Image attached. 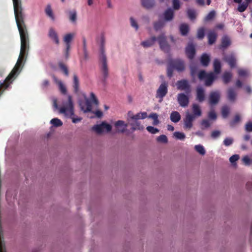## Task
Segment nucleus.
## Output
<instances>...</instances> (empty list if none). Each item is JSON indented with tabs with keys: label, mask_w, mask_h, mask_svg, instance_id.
I'll return each mask as SVG.
<instances>
[{
	"label": "nucleus",
	"mask_w": 252,
	"mask_h": 252,
	"mask_svg": "<svg viewBox=\"0 0 252 252\" xmlns=\"http://www.w3.org/2000/svg\"><path fill=\"white\" fill-rule=\"evenodd\" d=\"M177 88L181 91H190V85L186 80H182L178 81L177 83Z\"/></svg>",
	"instance_id": "obj_15"
},
{
	"label": "nucleus",
	"mask_w": 252,
	"mask_h": 252,
	"mask_svg": "<svg viewBox=\"0 0 252 252\" xmlns=\"http://www.w3.org/2000/svg\"><path fill=\"white\" fill-rule=\"evenodd\" d=\"M69 18L70 21L73 23H75L77 20V13L76 11L73 10L69 11Z\"/></svg>",
	"instance_id": "obj_42"
},
{
	"label": "nucleus",
	"mask_w": 252,
	"mask_h": 252,
	"mask_svg": "<svg viewBox=\"0 0 252 252\" xmlns=\"http://www.w3.org/2000/svg\"><path fill=\"white\" fill-rule=\"evenodd\" d=\"M53 78L56 82L58 84L59 86L60 90L61 92V93L64 94H65L66 93V89L65 87L63 85V84L61 81L58 80L57 78L55 76H53Z\"/></svg>",
	"instance_id": "obj_35"
},
{
	"label": "nucleus",
	"mask_w": 252,
	"mask_h": 252,
	"mask_svg": "<svg viewBox=\"0 0 252 252\" xmlns=\"http://www.w3.org/2000/svg\"><path fill=\"white\" fill-rule=\"evenodd\" d=\"M228 99L231 102H234L237 97V93L236 90L233 88H229L227 91Z\"/></svg>",
	"instance_id": "obj_16"
},
{
	"label": "nucleus",
	"mask_w": 252,
	"mask_h": 252,
	"mask_svg": "<svg viewBox=\"0 0 252 252\" xmlns=\"http://www.w3.org/2000/svg\"><path fill=\"white\" fill-rule=\"evenodd\" d=\"M170 119L174 123L178 122L181 119V115L177 111H173L170 114Z\"/></svg>",
	"instance_id": "obj_28"
},
{
	"label": "nucleus",
	"mask_w": 252,
	"mask_h": 252,
	"mask_svg": "<svg viewBox=\"0 0 252 252\" xmlns=\"http://www.w3.org/2000/svg\"><path fill=\"white\" fill-rule=\"evenodd\" d=\"M158 40L161 49L165 52H168L170 46L167 42L166 36L163 34L160 35L158 37Z\"/></svg>",
	"instance_id": "obj_8"
},
{
	"label": "nucleus",
	"mask_w": 252,
	"mask_h": 252,
	"mask_svg": "<svg viewBox=\"0 0 252 252\" xmlns=\"http://www.w3.org/2000/svg\"><path fill=\"white\" fill-rule=\"evenodd\" d=\"M210 59L209 56L206 54H203L200 59V62L202 65L207 66L208 65Z\"/></svg>",
	"instance_id": "obj_29"
},
{
	"label": "nucleus",
	"mask_w": 252,
	"mask_h": 252,
	"mask_svg": "<svg viewBox=\"0 0 252 252\" xmlns=\"http://www.w3.org/2000/svg\"><path fill=\"white\" fill-rule=\"evenodd\" d=\"M174 136L177 139L184 140L185 138V134L183 132L176 131L174 133Z\"/></svg>",
	"instance_id": "obj_48"
},
{
	"label": "nucleus",
	"mask_w": 252,
	"mask_h": 252,
	"mask_svg": "<svg viewBox=\"0 0 252 252\" xmlns=\"http://www.w3.org/2000/svg\"><path fill=\"white\" fill-rule=\"evenodd\" d=\"M59 66L60 68L62 70L63 72L64 73V74L65 76H68L69 73L68 69L66 65L64 64L63 62H59Z\"/></svg>",
	"instance_id": "obj_37"
},
{
	"label": "nucleus",
	"mask_w": 252,
	"mask_h": 252,
	"mask_svg": "<svg viewBox=\"0 0 252 252\" xmlns=\"http://www.w3.org/2000/svg\"><path fill=\"white\" fill-rule=\"evenodd\" d=\"M205 35V29L204 28H200L197 31V36L199 39H202Z\"/></svg>",
	"instance_id": "obj_47"
},
{
	"label": "nucleus",
	"mask_w": 252,
	"mask_h": 252,
	"mask_svg": "<svg viewBox=\"0 0 252 252\" xmlns=\"http://www.w3.org/2000/svg\"><path fill=\"white\" fill-rule=\"evenodd\" d=\"M185 52L189 59H193L195 54V49L194 45L192 43L188 44L186 48Z\"/></svg>",
	"instance_id": "obj_13"
},
{
	"label": "nucleus",
	"mask_w": 252,
	"mask_h": 252,
	"mask_svg": "<svg viewBox=\"0 0 252 252\" xmlns=\"http://www.w3.org/2000/svg\"><path fill=\"white\" fill-rule=\"evenodd\" d=\"M223 60L226 62L231 68H234L236 65V58L234 54H231L225 56Z\"/></svg>",
	"instance_id": "obj_12"
},
{
	"label": "nucleus",
	"mask_w": 252,
	"mask_h": 252,
	"mask_svg": "<svg viewBox=\"0 0 252 252\" xmlns=\"http://www.w3.org/2000/svg\"><path fill=\"white\" fill-rule=\"evenodd\" d=\"M165 24V23L164 21L159 20L156 22H155L154 24V28L156 31H158L162 28Z\"/></svg>",
	"instance_id": "obj_36"
},
{
	"label": "nucleus",
	"mask_w": 252,
	"mask_h": 252,
	"mask_svg": "<svg viewBox=\"0 0 252 252\" xmlns=\"http://www.w3.org/2000/svg\"><path fill=\"white\" fill-rule=\"evenodd\" d=\"M128 124L131 126V130L132 131L135 130H142L144 129V126L141 125V123L138 121L136 120H131L128 122Z\"/></svg>",
	"instance_id": "obj_18"
},
{
	"label": "nucleus",
	"mask_w": 252,
	"mask_h": 252,
	"mask_svg": "<svg viewBox=\"0 0 252 252\" xmlns=\"http://www.w3.org/2000/svg\"><path fill=\"white\" fill-rule=\"evenodd\" d=\"M208 38L209 44H213L216 40L217 34L214 32H211L208 34Z\"/></svg>",
	"instance_id": "obj_32"
},
{
	"label": "nucleus",
	"mask_w": 252,
	"mask_h": 252,
	"mask_svg": "<svg viewBox=\"0 0 252 252\" xmlns=\"http://www.w3.org/2000/svg\"><path fill=\"white\" fill-rule=\"evenodd\" d=\"M208 117L210 119L216 120L217 118V115L214 111H210L208 114Z\"/></svg>",
	"instance_id": "obj_63"
},
{
	"label": "nucleus",
	"mask_w": 252,
	"mask_h": 252,
	"mask_svg": "<svg viewBox=\"0 0 252 252\" xmlns=\"http://www.w3.org/2000/svg\"><path fill=\"white\" fill-rule=\"evenodd\" d=\"M207 75H208V74H207L204 70H201L199 72L198 77L199 79L202 80L204 79H206Z\"/></svg>",
	"instance_id": "obj_56"
},
{
	"label": "nucleus",
	"mask_w": 252,
	"mask_h": 252,
	"mask_svg": "<svg viewBox=\"0 0 252 252\" xmlns=\"http://www.w3.org/2000/svg\"><path fill=\"white\" fill-rule=\"evenodd\" d=\"M130 21L131 26L134 28L136 30H137L138 29V26L135 20L132 17H131L130 18Z\"/></svg>",
	"instance_id": "obj_58"
},
{
	"label": "nucleus",
	"mask_w": 252,
	"mask_h": 252,
	"mask_svg": "<svg viewBox=\"0 0 252 252\" xmlns=\"http://www.w3.org/2000/svg\"><path fill=\"white\" fill-rule=\"evenodd\" d=\"M248 6V3H243L240 4L238 7V10L240 12H243L246 10Z\"/></svg>",
	"instance_id": "obj_51"
},
{
	"label": "nucleus",
	"mask_w": 252,
	"mask_h": 252,
	"mask_svg": "<svg viewBox=\"0 0 252 252\" xmlns=\"http://www.w3.org/2000/svg\"><path fill=\"white\" fill-rule=\"evenodd\" d=\"M147 116V114L146 112L139 113L134 115L133 120L138 121L139 119H145Z\"/></svg>",
	"instance_id": "obj_44"
},
{
	"label": "nucleus",
	"mask_w": 252,
	"mask_h": 252,
	"mask_svg": "<svg viewBox=\"0 0 252 252\" xmlns=\"http://www.w3.org/2000/svg\"><path fill=\"white\" fill-rule=\"evenodd\" d=\"M174 68L171 64L168 62L167 68V75L169 78H171L173 76Z\"/></svg>",
	"instance_id": "obj_41"
},
{
	"label": "nucleus",
	"mask_w": 252,
	"mask_h": 252,
	"mask_svg": "<svg viewBox=\"0 0 252 252\" xmlns=\"http://www.w3.org/2000/svg\"><path fill=\"white\" fill-rule=\"evenodd\" d=\"M233 141H234V140L232 138L226 137L223 140V143L225 146H229L232 144V143H233Z\"/></svg>",
	"instance_id": "obj_49"
},
{
	"label": "nucleus",
	"mask_w": 252,
	"mask_h": 252,
	"mask_svg": "<svg viewBox=\"0 0 252 252\" xmlns=\"http://www.w3.org/2000/svg\"><path fill=\"white\" fill-rule=\"evenodd\" d=\"M220 93L218 91H214L210 93L209 96V104L211 105H215L218 103L220 99Z\"/></svg>",
	"instance_id": "obj_10"
},
{
	"label": "nucleus",
	"mask_w": 252,
	"mask_h": 252,
	"mask_svg": "<svg viewBox=\"0 0 252 252\" xmlns=\"http://www.w3.org/2000/svg\"><path fill=\"white\" fill-rule=\"evenodd\" d=\"M53 106L56 109H59L61 114H63L65 116H69L73 123H77L82 120L81 118H75L73 117L74 113V106L72 97L68 95L66 98H63L62 101L61 106L59 107L57 103V100L54 99L53 100Z\"/></svg>",
	"instance_id": "obj_2"
},
{
	"label": "nucleus",
	"mask_w": 252,
	"mask_h": 252,
	"mask_svg": "<svg viewBox=\"0 0 252 252\" xmlns=\"http://www.w3.org/2000/svg\"><path fill=\"white\" fill-rule=\"evenodd\" d=\"M197 71V67L195 65H191L190 66V73L192 76H194L196 74Z\"/></svg>",
	"instance_id": "obj_60"
},
{
	"label": "nucleus",
	"mask_w": 252,
	"mask_h": 252,
	"mask_svg": "<svg viewBox=\"0 0 252 252\" xmlns=\"http://www.w3.org/2000/svg\"><path fill=\"white\" fill-rule=\"evenodd\" d=\"M14 14L21 39V50L18 59L14 68L5 78L2 85L7 89L12 81L19 75L23 69L26 61L29 49V38L27 29L24 22L21 0H12Z\"/></svg>",
	"instance_id": "obj_1"
},
{
	"label": "nucleus",
	"mask_w": 252,
	"mask_h": 252,
	"mask_svg": "<svg viewBox=\"0 0 252 252\" xmlns=\"http://www.w3.org/2000/svg\"><path fill=\"white\" fill-rule=\"evenodd\" d=\"M230 44L231 41L229 38L227 36H224L222 38L220 49L222 50L225 49L230 45Z\"/></svg>",
	"instance_id": "obj_20"
},
{
	"label": "nucleus",
	"mask_w": 252,
	"mask_h": 252,
	"mask_svg": "<svg viewBox=\"0 0 252 252\" xmlns=\"http://www.w3.org/2000/svg\"><path fill=\"white\" fill-rule=\"evenodd\" d=\"M50 123L56 127L61 126L63 125V122L58 118H54L52 119Z\"/></svg>",
	"instance_id": "obj_38"
},
{
	"label": "nucleus",
	"mask_w": 252,
	"mask_h": 252,
	"mask_svg": "<svg viewBox=\"0 0 252 252\" xmlns=\"http://www.w3.org/2000/svg\"><path fill=\"white\" fill-rule=\"evenodd\" d=\"M189 31V26L187 24H182L180 26V31L182 35H186Z\"/></svg>",
	"instance_id": "obj_34"
},
{
	"label": "nucleus",
	"mask_w": 252,
	"mask_h": 252,
	"mask_svg": "<svg viewBox=\"0 0 252 252\" xmlns=\"http://www.w3.org/2000/svg\"><path fill=\"white\" fill-rule=\"evenodd\" d=\"M205 95L204 89L201 87L196 88V99L199 102H202L205 100Z\"/></svg>",
	"instance_id": "obj_17"
},
{
	"label": "nucleus",
	"mask_w": 252,
	"mask_h": 252,
	"mask_svg": "<svg viewBox=\"0 0 252 252\" xmlns=\"http://www.w3.org/2000/svg\"><path fill=\"white\" fill-rule=\"evenodd\" d=\"M215 15V12L214 11H211L205 18V21H208L212 20Z\"/></svg>",
	"instance_id": "obj_52"
},
{
	"label": "nucleus",
	"mask_w": 252,
	"mask_h": 252,
	"mask_svg": "<svg viewBox=\"0 0 252 252\" xmlns=\"http://www.w3.org/2000/svg\"><path fill=\"white\" fill-rule=\"evenodd\" d=\"M141 3L143 6L147 9L151 8L155 5L154 0H141Z\"/></svg>",
	"instance_id": "obj_25"
},
{
	"label": "nucleus",
	"mask_w": 252,
	"mask_h": 252,
	"mask_svg": "<svg viewBox=\"0 0 252 252\" xmlns=\"http://www.w3.org/2000/svg\"><path fill=\"white\" fill-rule=\"evenodd\" d=\"M128 124H125L124 121L122 120H119L116 122L115 126L116 130L119 133H123L126 130V127Z\"/></svg>",
	"instance_id": "obj_14"
},
{
	"label": "nucleus",
	"mask_w": 252,
	"mask_h": 252,
	"mask_svg": "<svg viewBox=\"0 0 252 252\" xmlns=\"http://www.w3.org/2000/svg\"><path fill=\"white\" fill-rule=\"evenodd\" d=\"M195 119L194 116L189 113H187L184 120L185 129H190L192 127V122Z\"/></svg>",
	"instance_id": "obj_11"
},
{
	"label": "nucleus",
	"mask_w": 252,
	"mask_h": 252,
	"mask_svg": "<svg viewBox=\"0 0 252 252\" xmlns=\"http://www.w3.org/2000/svg\"><path fill=\"white\" fill-rule=\"evenodd\" d=\"M168 93V83L166 82H162L156 92V97L159 98L158 102H161L163 97Z\"/></svg>",
	"instance_id": "obj_5"
},
{
	"label": "nucleus",
	"mask_w": 252,
	"mask_h": 252,
	"mask_svg": "<svg viewBox=\"0 0 252 252\" xmlns=\"http://www.w3.org/2000/svg\"><path fill=\"white\" fill-rule=\"evenodd\" d=\"M192 111L193 114L192 115L194 116V117H199L201 115V110L199 106V105L197 104H193L192 105Z\"/></svg>",
	"instance_id": "obj_31"
},
{
	"label": "nucleus",
	"mask_w": 252,
	"mask_h": 252,
	"mask_svg": "<svg viewBox=\"0 0 252 252\" xmlns=\"http://www.w3.org/2000/svg\"><path fill=\"white\" fill-rule=\"evenodd\" d=\"M216 76L213 72H210L208 73L207 77L205 79V85L206 86H211Z\"/></svg>",
	"instance_id": "obj_24"
},
{
	"label": "nucleus",
	"mask_w": 252,
	"mask_h": 252,
	"mask_svg": "<svg viewBox=\"0 0 252 252\" xmlns=\"http://www.w3.org/2000/svg\"><path fill=\"white\" fill-rule=\"evenodd\" d=\"M201 125L205 128H208L210 126V123L208 120H203L201 122Z\"/></svg>",
	"instance_id": "obj_64"
},
{
	"label": "nucleus",
	"mask_w": 252,
	"mask_h": 252,
	"mask_svg": "<svg viewBox=\"0 0 252 252\" xmlns=\"http://www.w3.org/2000/svg\"><path fill=\"white\" fill-rule=\"evenodd\" d=\"M163 15L165 21H171L174 17V11L171 8H168L164 12Z\"/></svg>",
	"instance_id": "obj_21"
},
{
	"label": "nucleus",
	"mask_w": 252,
	"mask_h": 252,
	"mask_svg": "<svg viewBox=\"0 0 252 252\" xmlns=\"http://www.w3.org/2000/svg\"><path fill=\"white\" fill-rule=\"evenodd\" d=\"M80 106L81 110L83 111L85 113L91 112L93 113L94 114L95 117L98 118H101L103 116L102 112L99 110L95 111H92V104L91 102L88 99H87L84 103H80Z\"/></svg>",
	"instance_id": "obj_4"
},
{
	"label": "nucleus",
	"mask_w": 252,
	"mask_h": 252,
	"mask_svg": "<svg viewBox=\"0 0 252 252\" xmlns=\"http://www.w3.org/2000/svg\"><path fill=\"white\" fill-rule=\"evenodd\" d=\"M149 117L154 120L153 124L154 125H157L159 123L158 119V115L157 113H151L149 115Z\"/></svg>",
	"instance_id": "obj_40"
},
{
	"label": "nucleus",
	"mask_w": 252,
	"mask_h": 252,
	"mask_svg": "<svg viewBox=\"0 0 252 252\" xmlns=\"http://www.w3.org/2000/svg\"><path fill=\"white\" fill-rule=\"evenodd\" d=\"M213 67H214V72L216 74H219L220 73V70H221V64H220V62L219 59H216L214 60V63H213Z\"/></svg>",
	"instance_id": "obj_27"
},
{
	"label": "nucleus",
	"mask_w": 252,
	"mask_h": 252,
	"mask_svg": "<svg viewBox=\"0 0 252 252\" xmlns=\"http://www.w3.org/2000/svg\"><path fill=\"white\" fill-rule=\"evenodd\" d=\"M157 40L155 36H153L151 38L144 41L141 43V45L145 48L149 47L152 46Z\"/></svg>",
	"instance_id": "obj_22"
},
{
	"label": "nucleus",
	"mask_w": 252,
	"mask_h": 252,
	"mask_svg": "<svg viewBox=\"0 0 252 252\" xmlns=\"http://www.w3.org/2000/svg\"><path fill=\"white\" fill-rule=\"evenodd\" d=\"M79 79L76 75L74 74L73 75V88L74 89V91L77 92L79 88Z\"/></svg>",
	"instance_id": "obj_43"
},
{
	"label": "nucleus",
	"mask_w": 252,
	"mask_h": 252,
	"mask_svg": "<svg viewBox=\"0 0 252 252\" xmlns=\"http://www.w3.org/2000/svg\"><path fill=\"white\" fill-rule=\"evenodd\" d=\"M232 77V74L230 72H225L222 75V80L224 84H228Z\"/></svg>",
	"instance_id": "obj_33"
},
{
	"label": "nucleus",
	"mask_w": 252,
	"mask_h": 252,
	"mask_svg": "<svg viewBox=\"0 0 252 252\" xmlns=\"http://www.w3.org/2000/svg\"><path fill=\"white\" fill-rule=\"evenodd\" d=\"M173 7L174 10H178L180 8L179 0H173Z\"/></svg>",
	"instance_id": "obj_54"
},
{
	"label": "nucleus",
	"mask_w": 252,
	"mask_h": 252,
	"mask_svg": "<svg viewBox=\"0 0 252 252\" xmlns=\"http://www.w3.org/2000/svg\"><path fill=\"white\" fill-rule=\"evenodd\" d=\"M243 161L246 165H249L252 163V160L249 158L248 156H245L243 157Z\"/></svg>",
	"instance_id": "obj_55"
},
{
	"label": "nucleus",
	"mask_w": 252,
	"mask_h": 252,
	"mask_svg": "<svg viewBox=\"0 0 252 252\" xmlns=\"http://www.w3.org/2000/svg\"><path fill=\"white\" fill-rule=\"evenodd\" d=\"M147 130L151 133L156 134L159 132V130L152 126H148L146 128Z\"/></svg>",
	"instance_id": "obj_53"
},
{
	"label": "nucleus",
	"mask_w": 252,
	"mask_h": 252,
	"mask_svg": "<svg viewBox=\"0 0 252 252\" xmlns=\"http://www.w3.org/2000/svg\"><path fill=\"white\" fill-rule=\"evenodd\" d=\"M245 129L247 131H252V122H249L247 123L245 126Z\"/></svg>",
	"instance_id": "obj_62"
},
{
	"label": "nucleus",
	"mask_w": 252,
	"mask_h": 252,
	"mask_svg": "<svg viewBox=\"0 0 252 252\" xmlns=\"http://www.w3.org/2000/svg\"><path fill=\"white\" fill-rule=\"evenodd\" d=\"M157 140L158 142L163 143H166L168 142V139L166 136L163 134L158 137Z\"/></svg>",
	"instance_id": "obj_50"
},
{
	"label": "nucleus",
	"mask_w": 252,
	"mask_h": 252,
	"mask_svg": "<svg viewBox=\"0 0 252 252\" xmlns=\"http://www.w3.org/2000/svg\"><path fill=\"white\" fill-rule=\"evenodd\" d=\"M239 156L238 155H234L229 158V161L232 163H234L236 161H237L239 159Z\"/></svg>",
	"instance_id": "obj_59"
},
{
	"label": "nucleus",
	"mask_w": 252,
	"mask_h": 252,
	"mask_svg": "<svg viewBox=\"0 0 252 252\" xmlns=\"http://www.w3.org/2000/svg\"><path fill=\"white\" fill-rule=\"evenodd\" d=\"M48 36L52 40L55 42L56 44H59V39L58 34L53 28H50Z\"/></svg>",
	"instance_id": "obj_19"
},
{
	"label": "nucleus",
	"mask_w": 252,
	"mask_h": 252,
	"mask_svg": "<svg viewBox=\"0 0 252 252\" xmlns=\"http://www.w3.org/2000/svg\"><path fill=\"white\" fill-rule=\"evenodd\" d=\"M45 13L52 20H55V17L53 14L52 8L50 5H48L45 9Z\"/></svg>",
	"instance_id": "obj_39"
},
{
	"label": "nucleus",
	"mask_w": 252,
	"mask_h": 252,
	"mask_svg": "<svg viewBox=\"0 0 252 252\" xmlns=\"http://www.w3.org/2000/svg\"><path fill=\"white\" fill-rule=\"evenodd\" d=\"M92 130L97 134H102L110 131V125L102 122L101 124L95 125L92 127Z\"/></svg>",
	"instance_id": "obj_6"
},
{
	"label": "nucleus",
	"mask_w": 252,
	"mask_h": 252,
	"mask_svg": "<svg viewBox=\"0 0 252 252\" xmlns=\"http://www.w3.org/2000/svg\"><path fill=\"white\" fill-rule=\"evenodd\" d=\"M177 101L180 106L186 107L189 102V96L184 93H180L177 95Z\"/></svg>",
	"instance_id": "obj_9"
},
{
	"label": "nucleus",
	"mask_w": 252,
	"mask_h": 252,
	"mask_svg": "<svg viewBox=\"0 0 252 252\" xmlns=\"http://www.w3.org/2000/svg\"><path fill=\"white\" fill-rule=\"evenodd\" d=\"M100 69L103 80L105 81L108 77V68L107 62L106 57L104 54V51L102 48L100 55Z\"/></svg>",
	"instance_id": "obj_3"
},
{
	"label": "nucleus",
	"mask_w": 252,
	"mask_h": 252,
	"mask_svg": "<svg viewBox=\"0 0 252 252\" xmlns=\"http://www.w3.org/2000/svg\"><path fill=\"white\" fill-rule=\"evenodd\" d=\"M188 17L191 20H193L196 18V13L194 10L189 9L187 11Z\"/></svg>",
	"instance_id": "obj_45"
},
{
	"label": "nucleus",
	"mask_w": 252,
	"mask_h": 252,
	"mask_svg": "<svg viewBox=\"0 0 252 252\" xmlns=\"http://www.w3.org/2000/svg\"><path fill=\"white\" fill-rule=\"evenodd\" d=\"M221 132L219 130H214L212 132L211 136L212 138L215 139L219 137L220 135Z\"/></svg>",
	"instance_id": "obj_57"
},
{
	"label": "nucleus",
	"mask_w": 252,
	"mask_h": 252,
	"mask_svg": "<svg viewBox=\"0 0 252 252\" xmlns=\"http://www.w3.org/2000/svg\"><path fill=\"white\" fill-rule=\"evenodd\" d=\"M241 116L239 114H236L233 119L229 122V125L231 127H233L235 126L241 121Z\"/></svg>",
	"instance_id": "obj_26"
},
{
	"label": "nucleus",
	"mask_w": 252,
	"mask_h": 252,
	"mask_svg": "<svg viewBox=\"0 0 252 252\" xmlns=\"http://www.w3.org/2000/svg\"><path fill=\"white\" fill-rule=\"evenodd\" d=\"M91 98L92 100V101L95 105H97L98 104V100L96 97L95 94L93 93H91Z\"/></svg>",
	"instance_id": "obj_61"
},
{
	"label": "nucleus",
	"mask_w": 252,
	"mask_h": 252,
	"mask_svg": "<svg viewBox=\"0 0 252 252\" xmlns=\"http://www.w3.org/2000/svg\"><path fill=\"white\" fill-rule=\"evenodd\" d=\"M195 150L200 155H204L205 154V150L204 147L201 145H197L195 146Z\"/></svg>",
	"instance_id": "obj_46"
},
{
	"label": "nucleus",
	"mask_w": 252,
	"mask_h": 252,
	"mask_svg": "<svg viewBox=\"0 0 252 252\" xmlns=\"http://www.w3.org/2000/svg\"><path fill=\"white\" fill-rule=\"evenodd\" d=\"M169 62L174 69L179 72H182L185 69V63L181 59H171Z\"/></svg>",
	"instance_id": "obj_7"
},
{
	"label": "nucleus",
	"mask_w": 252,
	"mask_h": 252,
	"mask_svg": "<svg viewBox=\"0 0 252 252\" xmlns=\"http://www.w3.org/2000/svg\"><path fill=\"white\" fill-rule=\"evenodd\" d=\"M230 111V109L227 105H224L222 107L221 113L222 117L226 119L228 117Z\"/></svg>",
	"instance_id": "obj_30"
},
{
	"label": "nucleus",
	"mask_w": 252,
	"mask_h": 252,
	"mask_svg": "<svg viewBox=\"0 0 252 252\" xmlns=\"http://www.w3.org/2000/svg\"><path fill=\"white\" fill-rule=\"evenodd\" d=\"M74 34L73 33H69L66 34L63 38V41L65 44V46H67V49L70 48V42L72 40Z\"/></svg>",
	"instance_id": "obj_23"
}]
</instances>
